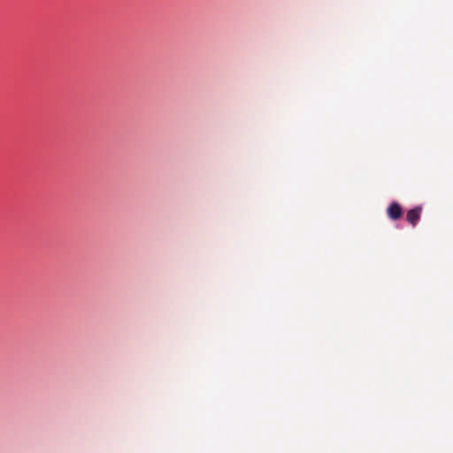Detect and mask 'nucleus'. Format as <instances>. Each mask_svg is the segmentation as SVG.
<instances>
[{"label": "nucleus", "mask_w": 453, "mask_h": 453, "mask_svg": "<svg viewBox=\"0 0 453 453\" xmlns=\"http://www.w3.org/2000/svg\"><path fill=\"white\" fill-rule=\"evenodd\" d=\"M387 215L392 220L401 219L403 216V209L401 205L396 202L391 203L387 209Z\"/></svg>", "instance_id": "1"}, {"label": "nucleus", "mask_w": 453, "mask_h": 453, "mask_svg": "<svg viewBox=\"0 0 453 453\" xmlns=\"http://www.w3.org/2000/svg\"><path fill=\"white\" fill-rule=\"evenodd\" d=\"M422 212L421 206H416L413 209H411L407 211L406 220L412 226H416L418 222L420 219V215Z\"/></svg>", "instance_id": "2"}]
</instances>
